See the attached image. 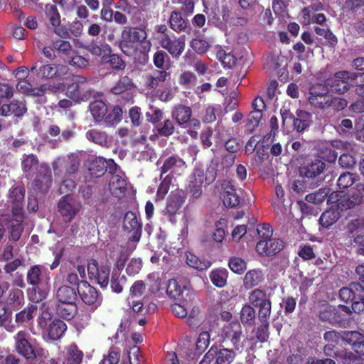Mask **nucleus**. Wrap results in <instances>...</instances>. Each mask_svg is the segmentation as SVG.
Here are the masks:
<instances>
[{
  "instance_id": "nucleus-39",
  "label": "nucleus",
  "mask_w": 364,
  "mask_h": 364,
  "mask_svg": "<svg viewBox=\"0 0 364 364\" xmlns=\"http://www.w3.org/2000/svg\"><path fill=\"white\" fill-rule=\"evenodd\" d=\"M122 34L134 43H144L147 38L145 29L140 28H126L122 31Z\"/></svg>"
},
{
  "instance_id": "nucleus-15",
  "label": "nucleus",
  "mask_w": 364,
  "mask_h": 364,
  "mask_svg": "<svg viewBox=\"0 0 364 364\" xmlns=\"http://www.w3.org/2000/svg\"><path fill=\"white\" fill-rule=\"evenodd\" d=\"M123 228L129 232H133L129 237L132 242H139L142 232V225L138 221L136 214L133 211H128L124 218Z\"/></svg>"
},
{
  "instance_id": "nucleus-40",
  "label": "nucleus",
  "mask_w": 364,
  "mask_h": 364,
  "mask_svg": "<svg viewBox=\"0 0 364 364\" xmlns=\"http://www.w3.org/2000/svg\"><path fill=\"white\" fill-rule=\"evenodd\" d=\"M360 286L354 282L350 283L348 287H343L339 290V297L345 303H351L356 299L359 294L358 289Z\"/></svg>"
},
{
  "instance_id": "nucleus-13",
  "label": "nucleus",
  "mask_w": 364,
  "mask_h": 364,
  "mask_svg": "<svg viewBox=\"0 0 364 364\" xmlns=\"http://www.w3.org/2000/svg\"><path fill=\"white\" fill-rule=\"evenodd\" d=\"M220 186L224 205L229 208H235L239 205L240 198L232 183L228 180H223L220 183Z\"/></svg>"
},
{
  "instance_id": "nucleus-10",
  "label": "nucleus",
  "mask_w": 364,
  "mask_h": 364,
  "mask_svg": "<svg viewBox=\"0 0 364 364\" xmlns=\"http://www.w3.org/2000/svg\"><path fill=\"white\" fill-rule=\"evenodd\" d=\"M8 203L13 215L23 218V186H12L9 191Z\"/></svg>"
},
{
  "instance_id": "nucleus-50",
  "label": "nucleus",
  "mask_w": 364,
  "mask_h": 364,
  "mask_svg": "<svg viewBox=\"0 0 364 364\" xmlns=\"http://www.w3.org/2000/svg\"><path fill=\"white\" fill-rule=\"evenodd\" d=\"M362 202V197L358 194H353L349 196H344L343 198L337 200L338 207L343 209H351L359 205Z\"/></svg>"
},
{
  "instance_id": "nucleus-5",
  "label": "nucleus",
  "mask_w": 364,
  "mask_h": 364,
  "mask_svg": "<svg viewBox=\"0 0 364 364\" xmlns=\"http://www.w3.org/2000/svg\"><path fill=\"white\" fill-rule=\"evenodd\" d=\"M87 269L90 279H95L102 289L107 287L110 275V267L108 265L100 266L96 259H91L88 261Z\"/></svg>"
},
{
  "instance_id": "nucleus-58",
  "label": "nucleus",
  "mask_w": 364,
  "mask_h": 364,
  "mask_svg": "<svg viewBox=\"0 0 364 364\" xmlns=\"http://www.w3.org/2000/svg\"><path fill=\"white\" fill-rule=\"evenodd\" d=\"M338 314L336 309L332 306L323 307L318 314V317L322 321L333 323L336 321V316Z\"/></svg>"
},
{
  "instance_id": "nucleus-42",
  "label": "nucleus",
  "mask_w": 364,
  "mask_h": 364,
  "mask_svg": "<svg viewBox=\"0 0 364 364\" xmlns=\"http://www.w3.org/2000/svg\"><path fill=\"white\" fill-rule=\"evenodd\" d=\"M241 322L244 325L252 326L255 323L256 311L250 304L243 305L240 314Z\"/></svg>"
},
{
  "instance_id": "nucleus-11",
  "label": "nucleus",
  "mask_w": 364,
  "mask_h": 364,
  "mask_svg": "<svg viewBox=\"0 0 364 364\" xmlns=\"http://www.w3.org/2000/svg\"><path fill=\"white\" fill-rule=\"evenodd\" d=\"M224 340L230 341L236 350L242 348L240 342L242 337V328L240 322L232 321L223 328Z\"/></svg>"
},
{
  "instance_id": "nucleus-4",
  "label": "nucleus",
  "mask_w": 364,
  "mask_h": 364,
  "mask_svg": "<svg viewBox=\"0 0 364 364\" xmlns=\"http://www.w3.org/2000/svg\"><path fill=\"white\" fill-rule=\"evenodd\" d=\"M41 269L40 266L31 267L27 272V282L32 285V288L27 290L28 299L33 303H39L45 297V293L38 287L41 278Z\"/></svg>"
},
{
  "instance_id": "nucleus-24",
  "label": "nucleus",
  "mask_w": 364,
  "mask_h": 364,
  "mask_svg": "<svg viewBox=\"0 0 364 364\" xmlns=\"http://www.w3.org/2000/svg\"><path fill=\"white\" fill-rule=\"evenodd\" d=\"M76 302L57 303L55 307L56 314L67 321L72 320L77 313Z\"/></svg>"
},
{
  "instance_id": "nucleus-16",
  "label": "nucleus",
  "mask_w": 364,
  "mask_h": 364,
  "mask_svg": "<svg viewBox=\"0 0 364 364\" xmlns=\"http://www.w3.org/2000/svg\"><path fill=\"white\" fill-rule=\"evenodd\" d=\"M43 356V349L36 342L24 338V364H39Z\"/></svg>"
},
{
  "instance_id": "nucleus-64",
  "label": "nucleus",
  "mask_w": 364,
  "mask_h": 364,
  "mask_svg": "<svg viewBox=\"0 0 364 364\" xmlns=\"http://www.w3.org/2000/svg\"><path fill=\"white\" fill-rule=\"evenodd\" d=\"M262 113L257 111H252L247 116L246 127L247 129L252 132L259 125L262 118Z\"/></svg>"
},
{
  "instance_id": "nucleus-12",
  "label": "nucleus",
  "mask_w": 364,
  "mask_h": 364,
  "mask_svg": "<svg viewBox=\"0 0 364 364\" xmlns=\"http://www.w3.org/2000/svg\"><path fill=\"white\" fill-rule=\"evenodd\" d=\"M68 66L61 64H46L39 67L37 73L41 79L61 78L68 73Z\"/></svg>"
},
{
  "instance_id": "nucleus-2",
  "label": "nucleus",
  "mask_w": 364,
  "mask_h": 364,
  "mask_svg": "<svg viewBox=\"0 0 364 364\" xmlns=\"http://www.w3.org/2000/svg\"><path fill=\"white\" fill-rule=\"evenodd\" d=\"M361 76L358 73L346 70L338 71L333 76L325 81L329 90L333 93L342 95L347 92L358 77Z\"/></svg>"
},
{
  "instance_id": "nucleus-62",
  "label": "nucleus",
  "mask_w": 364,
  "mask_h": 364,
  "mask_svg": "<svg viewBox=\"0 0 364 364\" xmlns=\"http://www.w3.org/2000/svg\"><path fill=\"white\" fill-rule=\"evenodd\" d=\"M348 105V101L341 97H333L330 95L327 109H331L333 112H339L344 109Z\"/></svg>"
},
{
  "instance_id": "nucleus-19",
  "label": "nucleus",
  "mask_w": 364,
  "mask_h": 364,
  "mask_svg": "<svg viewBox=\"0 0 364 364\" xmlns=\"http://www.w3.org/2000/svg\"><path fill=\"white\" fill-rule=\"evenodd\" d=\"M183 202V197L178 193L171 194L165 208V215H168L171 222H174L173 218L178 213Z\"/></svg>"
},
{
  "instance_id": "nucleus-56",
  "label": "nucleus",
  "mask_w": 364,
  "mask_h": 364,
  "mask_svg": "<svg viewBox=\"0 0 364 364\" xmlns=\"http://www.w3.org/2000/svg\"><path fill=\"white\" fill-rule=\"evenodd\" d=\"M227 225V220L225 218H220L215 223V230L213 232L212 238L218 244H221L225 237V227Z\"/></svg>"
},
{
  "instance_id": "nucleus-21",
  "label": "nucleus",
  "mask_w": 364,
  "mask_h": 364,
  "mask_svg": "<svg viewBox=\"0 0 364 364\" xmlns=\"http://www.w3.org/2000/svg\"><path fill=\"white\" fill-rule=\"evenodd\" d=\"M52 175L50 169L44 170L36 176L33 181V189L39 193H46L51 186Z\"/></svg>"
},
{
  "instance_id": "nucleus-20",
  "label": "nucleus",
  "mask_w": 364,
  "mask_h": 364,
  "mask_svg": "<svg viewBox=\"0 0 364 364\" xmlns=\"http://www.w3.org/2000/svg\"><path fill=\"white\" fill-rule=\"evenodd\" d=\"M192 116V109L190 107L183 105H176L171 111V117L180 126L187 124Z\"/></svg>"
},
{
  "instance_id": "nucleus-34",
  "label": "nucleus",
  "mask_w": 364,
  "mask_h": 364,
  "mask_svg": "<svg viewBox=\"0 0 364 364\" xmlns=\"http://www.w3.org/2000/svg\"><path fill=\"white\" fill-rule=\"evenodd\" d=\"M84 353L75 343L70 344L66 350V357L63 364H80L82 361Z\"/></svg>"
},
{
  "instance_id": "nucleus-44",
  "label": "nucleus",
  "mask_w": 364,
  "mask_h": 364,
  "mask_svg": "<svg viewBox=\"0 0 364 364\" xmlns=\"http://www.w3.org/2000/svg\"><path fill=\"white\" fill-rule=\"evenodd\" d=\"M107 169V162L102 158H98L92 161L89 167L90 175L94 178L103 176Z\"/></svg>"
},
{
  "instance_id": "nucleus-7",
  "label": "nucleus",
  "mask_w": 364,
  "mask_h": 364,
  "mask_svg": "<svg viewBox=\"0 0 364 364\" xmlns=\"http://www.w3.org/2000/svg\"><path fill=\"white\" fill-rule=\"evenodd\" d=\"M60 215L65 222H70L79 213L81 205L75 202L70 196H63L58 203Z\"/></svg>"
},
{
  "instance_id": "nucleus-46",
  "label": "nucleus",
  "mask_w": 364,
  "mask_h": 364,
  "mask_svg": "<svg viewBox=\"0 0 364 364\" xmlns=\"http://www.w3.org/2000/svg\"><path fill=\"white\" fill-rule=\"evenodd\" d=\"M86 136L89 141L99 144L101 146H107V134L105 132L92 129L87 132Z\"/></svg>"
},
{
  "instance_id": "nucleus-30",
  "label": "nucleus",
  "mask_w": 364,
  "mask_h": 364,
  "mask_svg": "<svg viewBox=\"0 0 364 364\" xmlns=\"http://www.w3.org/2000/svg\"><path fill=\"white\" fill-rule=\"evenodd\" d=\"M211 349H214L215 354V364H231L235 358L236 353L234 350L222 348L218 349L217 346H213Z\"/></svg>"
},
{
  "instance_id": "nucleus-26",
  "label": "nucleus",
  "mask_w": 364,
  "mask_h": 364,
  "mask_svg": "<svg viewBox=\"0 0 364 364\" xmlns=\"http://www.w3.org/2000/svg\"><path fill=\"white\" fill-rule=\"evenodd\" d=\"M249 302L252 307H260L272 302L270 294H267L264 290L255 289L248 295Z\"/></svg>"
},
{
  "instance_id": "nucleus-22",
  "label": "nucleus",
  "mask_w": 364,
  "mask_h": 364,
  "mask_svg": "<svg viewBox=\"0 0 364 364\" xmlns=\"http://www.w3.org/2000/svg\"><path fill=\"white\" fill-rule=\"evenodd\" d=\"M126 179L119 175H113L109 181V189L111 194L118 198H122L127 191Z\"/></svg>"
},
{
  "instance_id": "nucleus-48",
  "label": "nucleus",
  "mask_w": 364,
  "mask_h": 364,
  "mask_svg": "<svg viewBox=\"0 0 364 364\" xmlns=\"http://www.w3.org/2000/svg\"><path fill=\"white\" fill-rule=\"evenodd\" d=\"M134 87V82L128 76L121 77L117 83L111 89L114 95H120L127 90H130Z\"/></svg>"
},
{
  "instance_id": "nucleus-35",
  "label": "nucleus",
  "mask_w": 364,
  "mask_h": 364,
  "mask_svg": "<svg viewBox=\"0 0 364 364\" xmlns=\"http://www.w3.org/2000/svg\"><path fill=\"white\" fill-rule=\"evenodd\" d=\"M264 280L262 271L251 269L245 275L243 279V285L246 289H252L258 286Z\"/></svg>"
},
{
  "instance_id": "nucleus-18",
  "label": "nucleus",
  "mask_w": 364,
  "mask_h": 364,
  "mask_svg": "<svg viewBox=\"0 0 364 364\" xmlns=\"http://www.w3.org/2000/svg\"><path fill=\"white\" fill-rule=\"evenodd\" d=\"M77 289L67 284L61 285L56 291L55 299L58 303L76 302Z\"/></svg>"
},
{
  "instance_id": "nucleus-52",
  "label": "nucleus",
  "mask_w": 364,
  "mask_h": 364,
  "mask_svg": "<svg viewBox=\"0 0 364 364\" xmlns=\"http://www.w3.org/2000/svg\"><path fill=\"white\" fill-rule=\"evenodd\" d=\"M65 63L73 67L85 69L89 66L90 59L89 58L79 55L78 52L75 50V54L71 55Z\"/></svg>"
},
{
  "instance_id": "nucleus-41",
  "label": "nucleus",
  "mask_w": 364,
  "mask_h": 364,
  "mask_svg": "<svg viewBox=\"0 0 364 364\" xmlns=\"http://www.w3.org/2000/svg\"><path fill=\"white\" fill-rule=\"evenodd\" d=\"M90 110L93 118L97 122L104 120L105 114L107 113V106L102 100H95L90 103Z\"/></svg>"
},
{
  "instance_id": "nucleus-3",
  "label": "nucleus",
  "mask_w": 364,
  "mask_h": 364,
  "mask_svg": "<svg viewBox=\"0 0 364 364\" xmlns=\"http://www.w3.org/2000/svg\"><path fill=\"white\" fill-rule=\"evenodd\" d=\"M330 95L329 88L325 83H315L309 87L307 100L312 107L325 110Z\"/></svg>"
},
{
  "instance_id": "nucleus-1",
  "label": "nucleus",
  "mask_w": 364,
  "mask_h": 364,
  "mask_svg": "<svg viewBox=\"0 0 364 364\" xmlns=\"http://www.w3.org/2000/svg\"><path fill=\"white\" fill-rule=\"evenodd\" d=\"M66 95L77 102L87 101L92 96L88 79L82 75H73L67 86Z\"/></svg>"
},
{
  "instance_id": "nucleus-60",
  "label": "nucleus",
  "mask_w": 364,
  "mask_h": 364,
  "mask_svg": "<svg viewBox=\"0 0 364 364\" xmlns=\"http://www.w3.org/2000/svg\"><path fill=\"white\" fill-rule=\"evenodd\" d=\"M156 128L157 133L161 136L168 137L172 135L175 132L173 122L169 119L164 120L163 122L159 123Z\"/></svg>"
},
{
  "instance_id": "nucleus-33",
  "label": "nucleus",
  "mask_w": 364,
  "mask_h": 364,
  "mask_svg": "<svg viewBox=\"0 0 364 364\" xmlns=\"http://www.w3.org/2000/svg\"><path fill=\"white\" fill-rule=\"evenodd\" d=\"M186 264L191 268L198 271L208 269L212 264L211 262L207 259H200L196 255L188 252L186 253Z\"/></svg>"
},
{
  "instance_id": "nucleus-31",
  "label": "nucleus",
  "mask_w": 364,
  "mask_h": 364,
  "mask_svg": "<svg viewBox=\"0 0 364 364\" xmlns=\"http://www.w3.org/2000/svg\"><path fill=\"white\" fill-rule=\"evenodd\" d=\"M186 166L185 161L177 155H173L166 158L160 168L161 178L168 171H175L176 168H181Z\"/></svg>"
},
{
  "instance_id": "nucleus-59",
  "label": "nucleus",
  "mask_w": 364,
  "mask_h": 364,
  "mask_svg": "<svg viewBox=\"0 0 364 364\" xmlns=\"http://www.w3.org/2000/svg\"><path fill=\"white\" fill-rule=\"evenodd\" d=\"M173 175L168 174L164 177V178L160 183L157 192H156V200H161L165 198L168 193L171 184L172 183Z\"/></svg>"
},
{
  "instance_id": "nucleus-27",
  "label": "nucleus",
  "mask_w": 364,
  "mask_h": 364,
  "mask_svg": "<svg viewBox=\"0 0 364 364\" xmlns=\"http://www.w3.org/2000/svg\"><path fill=\"white\" fill-rule=\"evenodd\" d=\"M52 45L56 50L58 56L61 57L65 62L73 54H75V49L68 41L58 38L52 41Z\"/></svg>"
},
{
  "instance_id": "nucleus-9",
  "label": "nucleus",
  "mask_w": 364,
  "mask_h": 364,
  "mask_svg": "<svg viewBox=\"0 0 364 364\" xmlns=\"http://www.w3.org/2000/svg\"><path fill=\"white\" fill-rule=\"evenodd\" d=\"M77 295L87 305L93 306L97 308L101 304L102 297L96 288L91 286L89 282H82V286L77 289Z\"/></svg>"
},
{
  "instance_id": "nucleus-6",
  "label": "nucleus",
  "mask_w": 364,
  "mask_h": 364,
  "mask_svg": "<svg viewBox=\"0 0 364 364\" xmlns=\"http://www.w3.org/2000/svg\"><path fill=\"white\" fill-rule=\"evenodd\" d=\"M217 161L212 160L205 171L200 166H196L191 176V179L206 186L212 183L217 176Z\"/></svg>"
},
{
  "instance_id": "nucleus-61",
  "label": "nucleus",
  "mask_w": 364,
  "mask_h": 364,
  "mask_svg": "<svg viewBox=\"0 0 364 364\" xmlns=\"http://www.w3.org/2000/svg\"><path fill=\"white\" fill-rule=\"evenodd\" d=\"M228 267L233 272L242 274L247 269V263L240 257H232L228 261Z\"/></svg>"
},
{
  "instance_id": "nucleus-38",
  "label": "nucleus",
  "mask_w": 364,
  "mask_h": 364,
  "mask_svg": "<svg viewBox=\"0 0 364 364\" xmlns=\"http://www.w3.org/2000/svg\"><path fill=\"white\" fill-rule=\"evenodd\" d=\"M228 277V272L225 268L213 269L209 274V278L214 286L223 288L226 286Z\"/></svg>"
},
{
  "instance_id": "nucleus-23",
  "label": "nucleus",
  "mask_w": 364,
  "mask_h": 364,
  "mask_svg": "<svg viewBox=\"0 0 364 364\" xmlns=\"http://www.w3.org/2000/svg\"><path fill=\"white\" fill-rule=\"evenodd\" d=\"M170 76V73L164 70H154L145 77V85L150 89H156L164 82Z\"/></svg>"
},
{
  "instance_id": "nucleus-53",
  "label": "nucleus",
  "mask_w": 364,
  "mask_h": 364,
  "mask_svg": "<svg viewBox=\"0 0 364 364\" xmlns=\"http://www.w3.org/2000/svg\"><path fill=\"white\" fill-rule=\"evenodd\" d=\"M316 157L321 159L323 161L335 163L338 157V154L333 147L323 146L319 149L318 155Z\"/></svg>"
},
{
  "instance_id": "nucleus-55",
  "label": "nucleus",
  "mask_w": 364,
  "mask_h": 364,
  "mask_svg": "<svg viewBox=\"0 0 364 364\" xmlns=\"http://www.w3.org/2000/svg\"><path fill=\"white\" fill-rule=\"evenodd\" d=\"M122 119V109L118 106H114L113 108L105 114V122L107 125H114L119 122Z\"/></svg>"
},
{
  "instance_id": "nucleus-37",
  "label": "nucleus",
  "mask_w": 364,
  "mask_h": 364,
  "mask_svg": "<svg viewBox=\"0 0 364 364\" xmlns=\"http://www.w3.org/2000/svg\"><path fill=\"white\" fill-rule=\"evenodd\" d=\"M184 291H188V289L186 287H181L176 279H171L168 281L166 294L170 298L178 301H185L186 299L183 297Z\"/></svg>"
},
{
  "instance_id": "nucleus-51",
  "label": "nucleus",
  "mask_w": 364,
  "mask_h": 364,
  "mask_svg": "<svg viewBox=\"0 0 364 364\" xmlns=\"http://www.w3.org/2000/svg\"><path fill=\"white\" fill-rule=\"evenodd\" d=\"M363 230H364L363 218L351 220L346 225L347 236L350 239H352L353 237L360 234Z\"/></svg>"
},
{
  "instance_id": "nucleus-28",
  "label": "nucleus",
  "mask_w": 364,
  "mask_h": 364,
  "mask_svg": "<svg viewBox=\"0 0 364 364\" xmlns=\"http://www.w3.org/2000/svg\"><path fill=\"white\" fill-rule=\"evenodd\" d=\"M66 331V323L62 320L55 318L48 325V337L50 340L58 341L63 337Z\"/></svg>"
},
{
  "instance_id": "nucleus-57",
  "label": "nucleus",
  "mask_w": 364,
  "mask_h": 364,
  "mask_svg": "<svg viewBox=\"0 0 364 364\" xmlns=\"http://www.w3.org/2000/svg\"><path fill=\"white\" fill-rule=\"evenodd\" d=\"M126 281L127 279L124 275L120 277V274L114 270L110 279V286L112 291L117 294L121 293L123 291V286Z\"/></svg>"
},
{
  "instance_id": "nucleus-63",
  "label": "nucleus",
  "mask_w": 364,
  "mask_h": 364,
  "mask_svg": "<svg viewBox=\"0 0 364 364\" xmlns=\"http://www.w3.org/2000/svg\"><path fill=\"white\" fill-rule=\"evenodd\" d=\"M216 56L224 67L231 68L235 64L236 58L232 54L227 53L223 49L218 50Z\"/></svg>"
},
{
  "instance_id": "nucleus-32",
  "label": "nucleus",
  "mask_w": 364,
  "mask_h": 364,
  "mask_svg": "<svg viewBox=\"0 0 364 364\" xmlns=\"http://www.w3.org/2000/svg\"><path fill=\"white\" fill-rule=\"evenodd\" d=\"M102 62L116 72L122 71L126 68V62L118 54H109L102 56Z\"/></svg>"
},
{
  "instance_id": "nucleus-45",
  "label": "nucleus",
  "mask_w": 364,
  "mask_h": 364,
  "mask_svg": "<svg viewBox=\"0 0 364 364\" xmlns=\"http://www.w3.org/2000/svg\"><path fill=\"white\" fill-rule=\"evenodd\" d=\"M360 97L350 105V110L355 113L364 112V84L357 85L354 90Z\"/></svg>"
},
{
  "instance_id": "nucleus-14",
  "label": "nucleus",
  "mask_w": 364,
  "mask_h": 364,
  "mask_svg": "<svg viewBox=\"0 0 364 364\" xmlns=\"http://www.w3.org/2000/svg\"><path fill=\"white\" fill-rule=\"evenodd\" d=\"M284 248V242L280 239L269 238L259 240L256 245V250L261 255L272 256L279 252Z\"/></svg>"
},
{
  "instance_id": "nucleus-54",
  "label": "nucleus",
  "mask_w": 364,
  "mask_h": 364,
  "mask_svg": "<svg viewBox=\"0 0 364 364\" xmlns=\"http://www.w3.org/2000/svg\"><path fill=\"white\" fill-rule=\"evenodd\" d=\"M358 178L359 176L356 173L345 172L339 176L337 185L340 189H346L351 186Z\"/></svg>"
},
{
  "instance_id": "nucleus-47",
  "label": "nucleus",
  "mask_w": 364,
  "mask_h": 364,
  "mask_svg": "<svg viewBox=\"0 0 364 364\" xmlns=\"http://www.w3.org/2000/svg\"><path fill=\"white\" fill-rule=\"evenodd\" d=\"M336 358H339L343 364H364V357L351 351H338Z\"/></svg>"
},
{
  "instance_id": "nucleus-49",
  "label": "nucleus",
  "mask_w": 364,
  "mask_h": 364,
  "mask_svg": "<svg viewBox=\"0 0 364 364\" xmlns=\"http://www.w3.org/2000/svg\"><path fill=\"white\" fill-rule=\"evenodd\" d=\"M340 218V213L338 210L329 209L324 211L320 218L319 223L323 228H329L333 225Z\"/></svg>"
},
{
  "instance_id": "nucleus-36",
  "label": "nucleus",
  "mask_w": 364,
  "mask_h": 364,
  "mask_svg": "<svg viewBox=\"0 0 364 364\" xmlns=\"http://www.w3.org/2000/svg\"><path fill=\"white\" fill-rule=\"evenodd\" d=\"M9 218L11 223L6 228L9 230L10 240L16 242L20 239L23 232V219L20 220V218L13 214H9Z\"/></svg>"
},
{
  "instance_id": "nucleus-8",
  "label": "nucleus",
  "mask_w": 364,
  "mask_h": 364,
  "mask_svg": "<svg viewBox=\"0 0 364 364\" xmlns=\"http://www.w3.org/2000/svg\"><path fill=\"white\" fill-rule=\"evenodd\" d=\"M160 46L173 58L178 59L185 50V39L182 37L171 38L169 35L161 36Z\"/></svg>"
},
{
  "instance_id": "nucleus-29",
  "label": "nucleus",
  "mask_w": 364,
  "mask_h": 364,
  "mask_svg": "<svg viewBox=\"0 0 364 364\" xmlns=\"http://www.w3.org/2000/svg\"><path fill=\"white\" fill-rule=\"evenodd\" d=\"M296 117L293 120L294 129L297 132H302L309 127L312 120L311 114L304 110H297Z\"/></svg>"
},
{
  "instance_id": "nucleus-43",
  "label": "nucleus",
  "mask_w": 364,
  "mask_h": 364,
  "mask_svg": "<svg viewBox=\"0 0 364 364\" xmlns=\"http://www.w3.org/2000/svg\"><path fill=\"white\" fill-rule=\"evenodd\" d=\"M364 335L358 331H343V342L345 345L350 346L354 350Z\"/></svg>"
},
{
  "instance_id": "nucleus-17",
  "label": "nucleus",
  "mask_w": 364,
  "mask_h": 364,
  "mask_svg": "<svg viewBox=\"0 0 364 364\" xmlns=\"http://www.w3.org/2000/svg\"><path fill=\"white\" fill-rule=\"evenodd\" d=\"M325 168V163L321 159L315 156L314 159L304 162L300 172L305 178H316L323 172Z\"/></svg>"
},
{
  "instance_id": "nucleus-25",
  "label": "nucleus",
  "mask_w": 364,
  "mask_h": 364,
  "mask_svg": "<svg viewBox=\"0 0 364 364\" xmlns=\"http://www.w3.org/2000/svg\"><path fill=\"white\" fill-rule=\"evenodd\" d=\"M170 28L175 32L180 33L185 32L188 28V20L183 17L181 11L174 10L169 16Z\"/></svg>"
}]
</instances>
